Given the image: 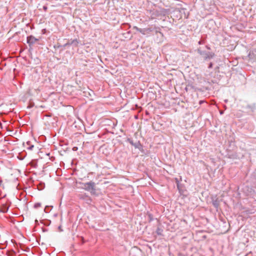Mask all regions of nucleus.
Segmentation results:
<instances>
[{"label":"nucleus","instance_id":"nucleus-1","mask_svg":"<svg viewBox=\"0 0 256 256\" xmlns=\"http://www.w3.org/2000/svg\"><path fill=\"white\" fill-rule=\"evenodd\" d=\"M94 186L95 184L92 182L82 184V188L84 189L91 192L95 190Z\"/></svg>","mask_w":256,"mask_h":256},{"label":"nucleus","instance_id":"nucleus-2","mask_svg":"<svg viewBox=\"0 0 256 256\" xmlns=\"http://www.w3.org/2000/svg\"><path fill=\"white\" fill-rule=\"evenodd\" d=\"M198 52L205 60H209L214 56V54L212 52H206L200 50H198Z\"/></svg>","mask_w":256,"mask_h":256},{"label":"nucleus","instance_id":"nucleus-3","mask_svg":"<svg viewBox=\"0 0 256 256\" xmlns=\"http://www.w3.org/2000/svg\"><path fill=\"white\" fill-rule=\"evenodd\" d=\"M38 40L33 36H30L27 38V42L30 44H34Z\"/></svg>","mask_w":256,"mask_h":256},{"label":"nucleus","instance_id":"nucleus-4","mask_svg":"<svg viewBox=\"0 0 256 256\" xmlns=\"http://www.w3.org/2000/svg\"><path fill=\"white\" fill-rule=\"evenodd\" d=\"M8 206H7L6 205H3L1 208L0 212H6L8 211Z\"/></svg>","mask_w":256,"mask_h":256},{"label":"nucleus","instance_id":"nucleus-5","mask_svg":"<svg viewBox=\"0 0 256 256\" xmlns=\"http://www.w3.org/2000/svg\"><path fill=\"white\" fill-rule=\"evenodd\" d=\"M78 42L76 39H74L72 40V42L70 44H66V45L67 44H74L76 46L78 44Z\"/></svg>","mask_w":256,"mask_h":256},{"label":"nucleus","instance_id":"nucleus-6","mask_svg":"<svg viewBox=\"0 0 256 256\" xmlns=\"http://www.w3.org/2000/svg\"><path fill=\"white\" fill-rule=\"evenodd\" d=\"M212 204H213V205L216 208H218V202H216V200L213 201V202H212Z\"/></svg>","mask_w":256,"mask_h":256},{"label":"nucleus","instance_id":"nucleus-7","mask_svg":"<svg viewBox=\"0 0 256 256\" xmlns=\"http://www.w3.org/2000/svg\"><path fill=\"white\" fill-rule=\"evenodd\" d=\"M40 206V203H36L34 204V207L36 208H38Z\"/></svg>","mask_w":256,"mask_h":256},{"label":"nucleus","instance_id":"nucleus-8","mask_svg":"<svg viewBox=\"0 0 256 256\" xmlns=\"http://www.w3.org/2000/svg\"><path fill=\"white\" fill-rule=\"evenodd\" d=\"M137 30L139 32L144 34V30H142V29H140V28H137Z\"/></svg>","mask_w":256,"mask_h":256},{"label":"nucleus","instance_id":"nucleus-9","mask_svg":"<svg viewBox=\"0 0 256 256\" xmlns=\"http://www.w3.org/2000/svg\"><path fill=\"white\" fill-rule=\"evenodd\" d=\"M212 63H210V64L209 68H212Z\"/></svg>","mask_w":256,"mask_h":256},{"label":"nucleus","instance_id":"nucleus-10","mask_svg":"<svg viewBox=\"0 0 256 256\" xmlns=\"http://www.w3.org/2000/svg\"><path fill=\"white\" fill-rule=\"evenodd\" d=\"M33 147H34V146H33V145H32V146H30V150L32 149V148Z\"/></svg>","mask_w":256,"mask_h":256},{"label":"nucleus","instance_id":"nucleus-11","mask_svg":"<svg viewBox=\"0 0 256 256\" xmlns=\"http://www.w3.org/2000/svg\"><path fill=\"white\" fill-rule=\"evenodd\" d=\"M182 256V255H180V256Z\"/></svg>","mask_w":256,"mask_h":256}]
</instances>
